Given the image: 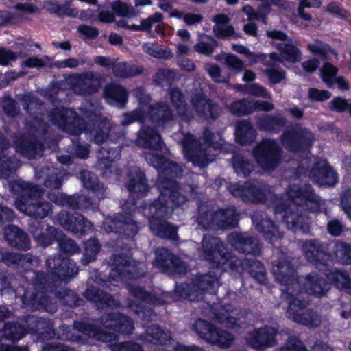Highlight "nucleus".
<instances>
[{
  "label": "nucleus",
  "mask_w": 351,
  "mask_h": 351,
  "mask_svg": "<svg viewBox=\"0 0 351 351\" xmlns=\"http://www.w3.org/2000/svg\"><path fill=\"white\" fill-rule=\"evenodd\" d=\"M287 193L293 204L287 207L284 203L281 202L274 207V212L275 213L285 212L283 219L289 229L294 231L301 230L303 232H308L309 230L308 217L298 210V207L304 210L319 211L322 204L321 198L308 184L303 186L290 184L287 189Z\"/></svg>",
  "instance_id": "f257e3e1"
},
{
  "label": "nucleus",
  "mask_w": 351,
  "mask_h": 351,
  "mask_svg": "<svg viewBox=\"0 0 351 351\" xmlns=\"http://www.w3.org/2000/svg\"><path fill=\"white\" fill-rule=\"evenodd\" d=\"M9 186L16 194L28 195V198L15 202L20 211L35 219H43L51 212V204L42 198L44 190L38 186L19 180L10 182Z\"/></svg>",
  "instance_id": "f03ea898"
},
{
  "label": "nucleus",
  "mask_w": 351,
  "mask_h": 351,
  "mask_svg": "<svg viewBox=\"0 0 351 351\" xmlns=\"http://www.w3.org/2000/svg\"><path fill=\"white\" fill-rule=\"evenodd\" d=\"M285 299L289 304L287 316L293 322L311 328L318 327L321 324V316L313 309L307 308L310 300L306 293L299 290L295 293L293 287H290Z\"/></svg>",
  "instance_id": "7ed1b4c3"
},
{
  "label": "nucleus",
  "mask_w": 351,
  "mask_h": 351,
  "mask_svg": "<svg viewBox=\"0 0 351 351\" xmlns=\"http://www.w3.org/2000/svg\"><path fill=\"white\" fill-rule=\"evenodd\" d=\"M31 283L24 290L22 295L23 304L35 309L54 313L57 310L56 303L45 293L47 278L43 271L31 273Z\"/></svg>",
  "instance_id": "20e7f679"
},
{
  "label": "nucleus",
  "mask_w": 351,
  "mask_h": 351,
  "mask_svg": "<svg viewBox=\"0 0 351 351\" xmlns=\"http://www.w3.org/2000/svg\"><path fill=\"white\" fill-rule=\"evenodd\" d=\"M219 285L217 276L210 274L197 275L192 280L191 284L177 285L171 295L173 300L188 299L195 301L203 299V294Z\"/></svg>",
  "instance_id": "39448f33"
},
{
  "label": "nucleus",
  "mask_w": 351,
  "mask_h": 351,
  "mask_svg": "<svg viewBox=\"0 0 351 351\" xmlns=\"http://www.w3.org/2000/svg\"><path fill=\"white\" fill-rule=\"evenodd\" d=\"M167 213V206H160L158 203L150 204L143 208V214L148 218L150 230L154 235L161 239L176 240L177 228L164 219Z\"/></svg>",
  "instance_id": "423d86ee"
},
{
  "label": "nucleus",
  "mask_w": 351,
  "mask_h": 351,
  "mask_svg": "<svg viewBox=\"0 0 351 351\" xmlns=\"http://www.w3.org/2000/svg\"><path fill=\"white\" fill-rule=\"evenodd\" d=\"M204 313L227 328H243L249 324L246 312L230 304L226 305L208 304L204 308Z\"/></svg>",
  "instance_id": "0eeeda50"
},
{
  "label": "nucleus",
  "mask_w": 351,
  "mask_h": 351,
  "mask_svg": "<svg viewBox=\"0 0 351 351\" xmlns=\"http://www.w3.org/2000/svg\"><path fill=\"white\" fill-rule=\"evenodd\" d=\"M227 188L232 195L240 197L244 202H262L265 199H269L274 202L275 206L281 203V197L274 194L271 187L263 183L230 184Z\"/></svg>",
  "instance_id": "6e6552de"
},
{
  "label": "nucleus",
  "mask_w": 351,
  "mask_h": 351,
  "mask_svg": "<svg viewBox=\"0 0 351 351\" xmlns=\"http://www.w3.org/2000/svg\"><path fill=\"white\" fill-rule=\"evenodd\" d=\"M267 36L271 39V43L280 54L271 53L269 57L271 60L282 62L287 61L295 63L301 60L302 53L297 47L298 43L280 30H267Z\"/></svg>",
  "instance_id": "1a4fd4ad"
},
{
  "label": "nucleus",
  "mask_w": 351,
  "mask_h": 351,
  "mask_svg": "<svg viewBox=\"0 0 351 351\" xmlns=\"http://www.w3.org/2000/svg\"><path fill=\"white\" fill-rule=\"evenodd\" d=\"M112 278L121 280L138 279L144 276L146 273L145 265L136 262L124 253L113 254L109 262Z\"/></svg>",
  "instance_id": "9d476101"
},
{
  "label": "nucleus",
  "mask_w": 351,
  "mask_h": 351,
  "mask_svg": "<svg viewBox=\"0 0 351 351\" xmlns=\"http://www.w3.org/2000/svg\"><path fill=\"white\" fill-rule=\"evenodd\" d=\"M292 261L293 258L291 256L281 252L278 258L272 263L271 271L275 279L285 287L282 289L284 298L290 287H293L295 293L300 288V282L296 279L295 267L292 263Z\"/></svg>",
  "instance_id": "9b49d317"
},
{
  "label": "nucleus",
  "mask_w": 351,
  "mask_h": 351,
  "mask_svg": "<svg viewBox=\"0 0 351 351\" xmlns=\"http://www.w3.org/2000/svg\"><path fill=\"white\" fill-rule=\"evenodd\" d=\"M280 140L286 149L298 152L311 146L315 141V136L310 129L296 123L289 125L283 131Z\"/></svg>",
  "instance_id": "f8f14e48"
},
{
  "label": "nucleus",
  "mask_w": 351,
  "mask_h": 351,
  "mask_svg": "<svg viewBox=\"0 0 351 351\" xmlns=\"http://www.w3.org/2000/svg\"><path fill=\"white\" fill-rule=\"evenodd\" d=\"M302 171H309L308 176L319 185L334 186L337 182L336 172L326 160L311 157L303 159L299 165Z\"/></svg>",
  "instance_id": "ddd939ff"
},
{
  "label": "nucleus",
  "mask_w": 351,
  "mask_h": 351,
  "mask_svg": "<svg viewBox=\"0 0 351 351\" xmlns=\"http://www.w3.org/2000/svg\"><path fill=\"white\" fill-rule=\"evenodd\" d=\"M253 154L256 162L266 171L274 169L282 161V149L274 139L263 140L254 149Z\"/></svg>",
  "instance_id": "4468645a"
},
{
  "label": "nucleus",
  "mask_w": 351,
  "mask_h": 351,
  "mask_svg": "<svg viewBox=\"0 0 351 351\" xmlns=\"http://www.w3.org/2000/svg\"><path fill=\"white\" fill-rule=\"evenodd\" d=\"M101 107L98 104H90L84 114L85 117L94 124L90 131V141L100 145L108 142L112 129V124L101 113Z\"/></svg>",
  "instance_id": "2eb2a0df"
},
{
  "label": "nucleus",
  "mask_w": 351,
  "mask_h": 351,
  "mask_svg": "<svg viewBox=\"0 0 351 351\" xmlns=\"http://www.w3.org/2000/svg\"><path fill=\"white\" fill-rule=\"evenodd\" d=\"M301 247L306 260L321 270L332 258L330 244L318 239H307L301 242Z\"/></svg>",
  "instance_id": "dca6fc26"
},
{
  "label": "nucleus",
  "mask_w": 351,
  "mask_h": 351,
  "mask_svg": "<svg viewBox=\"0 0 351 351\" xmlns=\"http://www.w3.org/2000/svg\"><path fill=\"white\" fill-rule=\"evenodd\" d=\"M191 104L197 115L206 120L216 119L221 112L220 106L207 98L203 93L198 81L193 82V90L191 92Z\"/></svg>",
  "instance_id": "f3484780"
},
{
  "label": "nucleus",
  "mask_w": 351,
  "mask_h": 351,
  "mask_svg": "<svg viewBox=\"0 0 351 351\" xmlns=\"http://www.w3.org/2000/svg\"><path fill=\"white\" fill-rule=\"evenodd\" d=\"M49 117L53 125L71 135H79L84 128L83 119L71 109L56 108Z\"/></svg>",
  "instance_id": "a211bd4d"
},
{
  "label": "nucleus",
  "mask_w": 351,
  "mask_h": 351,
  "mask_svg": "<svg viewBox=\"0 0 351 351\" xmlns=\"http://www.w3.org/2000/svg\"><path fill=\"white\" fill-rule=\"evenodd\" d=\"M181 143L187 160L195 165L204 167L215 160V155L210 154L193 135L184 134Z\"/></svg>",
  "instance_id": "6ab92c4d"
},
{
  "label": "nucleus",
  "mask_w": 351,
  "mask_h": 351,
  "mask_svg": "<svg viewBox=\"0 0 351 351\" xmlns=\"http://www.w3.org/2000/svg\"><path fill=\"white\" fill-rule=\"evenodd\" d=\"M160 196L153 203H158L160 206H167L173 208L176 206H182L186 201L184 195L181 194L177 182L174 180H161L158 182Z\"/></svg>",
  "instance_id": "aec40b11"
},
{
  "label": "nucleus",
  "mask_w": 351,
  "mask_h": 351,
  "mask_svg": "<svg viewBox=\"0 0 351 351\" xmlns=\"http://www.w3.org/2000/svg\"><path fill=\"white\" fill-rule=\"evenodd\" d=\"M156 256L154 265L161 271L168 274H182L186 271V264L169 250L164 247L157 249Z\"/></svg>",
  "instance_id": "412c9836"
},
{
  "label": "nucleus",
  "mask_w": 351,
  "mask_h": 351,
  "mask_svg": "<svg viewBox=\"0 0 351 351\" xmlns=\"http://www.w3.org/2000/svg\"><path fill=\"white\" fill-rule=\"evenodd\" d=\"M228 243L237 251L244 254L259 256L261 246L257 238L247 232H233L228 234Z\"/></svg>",
  "instance_id": "4be33fe9"
},
{
  "label": "nucleus",
  "mask_w": 351,
  "mask_h": 351,
  "mask_svg": "<svg viewBox=\"0 0 351 351\" xmlns=\"http://www.w3.org/2000/svg\"><path fill=\"white\" fill-rule=\"evenodd\" d=\"M277 333L276 328L270 326H265L248 332L246 341L253 348L262 351L277 344L276 339Z\"/></svg>",
  "instance_id": "5701e85b"
},
{
  "label": "nucleus",
  "mask_w": 351,
  "mask_h": 351,
  "mask_svg": "<svg viewBox=\"0 0 351 351\" xmlns=\"http://www.w3.org/2000/svg\"><path fill=\"white\" fill-rule=\"evenodd\" d=\"M101 75L93 71H88L73 76L71 87L73 91L81 95H91L98 91L101 86Z\"/></svg>",
  "instance_id": "b1692460"
},
{
  "label": "nucleus",
  "mask_w": 351,
  "mask_h": 351,
  "mask_svg": "<svg viewBox=\"0 0 351 351\" xmlns=\"http://www.w3.org/2000/svg\"><path fill=\"white\" fill-rule=\"evenodd\" d=\"M56 221L64 229L73 234L82 233L92 227V223L86 220L80 213H70L66 210L60 211L56 215Z\"/></svg>",
  "instance_id": "393cba45"
},
{
  "label": "nucleus",
  "mask_w": 351,
  "mask_h": 351,
  "mask_svg": "<svg viewBox=\"0 0 351 351\" xmlns=\"http://www.w3.org/2000/svg\"><path fill=\"white\" fill-rule=\"evenodd\" d=\"M13 145L17 152L29 159L41 156L44 151L43 143L32 136L15 135Z\"/></svg>",
  "instance_id": "a878e982"
},
{
  "label": "nucleus",
  "mask_w": 351,
  "mask_h": 351,
  "mask_svg": "<svg viewBox=\"0 0 351 351\" xmlns=\"http://www.w3.org/2000/svg\"><path fill=\"white\" fill-rule=\"evenodd\" d=\"M24 335L28 332H37L46 338H52L55 335L53 324L50 320L34 315L24 317L21 322Z\"/></svg>",
  "instance_id": "bb28decb"
},
{
  "label": "nucleus",
  "mask_w": 351,
  "mask_h": 351,
  "mask_svg": "<svg viewBox=\"0 0 351 351\" xmlns=\"http://www.w3.org/2000/svg\"><path fill=\"white\" fill-rule=\"evenodd\" d=\"M121 147L114 142H110L101 147L97 153V165L105 177L112 174L111 163L119 158Z\"/></svg>",
  "instance_id": "cd10ccee"
},
{
  "label": "nucleus",
  "mask_w": 351,
  "mask_h": 351,
  "mask_svg": "<svg viewBox=\"0 0 351 351\" xmlns=\"http://www.w3.org/2000/svg\"><path fill=\"white\" fill-rule=\"evenodd\" d=\"M252 220L256 229L263 233L270 241L282 237V232H280L279 227L267 218L263 212L254 211L252 214Z\"/></svg>",
  "instance_id": "c85d7f7f"
},
{
  "label": "nucleus",
  "mask_w": 351,
  "mask_h": 351,
  "mask_svg": "<svg viewBox=\"0 0 351 351\" xmlns=\"http://www.w3.org/2000/svg\"><path fill=\"white\" fill-rule=\"evenodd\" d=\"M10 142L0 133V178H6L14 172L19 167V161L14 156L8 155Z\"/></svg>",
  "instance_id": "c756f323"
},
{
  "label": "nucleus",
  "mask_w": 351,
  "mask_h": 351,
  "mask_svg": "<svg viewBox=\"0 0 351 351\" xmlns=\"http://www.w3.org/2000/svg\"><path fill=\"white\" fill-rule=\"evenodd\" d=\"M136 144L142 148L160 150L163 143L160 134L155 129L143 125L138 132Z\"/></svg>",
  "instance_id": "7c9ffc66"
},
{
  "label": "nucleus",
  "mask_w": 351,
  "mask_h": 351,
  "mask_svg": "<svg viewBox=\"0 0 351 351\" xmlns=\"http://www.w3.org/2000/svg\"><path fill=\"white\" fill-rule=\"evenodd\" d=\"M82 295L88 300L94 302L98 309L117 308L120 306L119 302L110 294L95 287H88Z\"/></svg>",
  "instance_id": "2f4dec72"
},
{
  "label": "nucleus",
  "mask_w": 351,
  "mask_h": 351,
  "mask_svg": "<svg viewBox=\"0 0 351 351\" xmlns=\"http://www.w3.org/2000/svg\"><path fill=\"white\" fill-rule=\"evenodd\" d=\"M202 247L204 258L215 264L225 252L223 242L219 238L210 234H205L204 236Z\"/></svg>",
  "instance_id": "473e14b6"
},
{
  "label": "nucleus",
  "mask_w": 351,
  "mask_h": 351,
  "mask_svg": "<svg viewBox=\"0 0 351 351\" xmlns=\"http://www.w3.org/2000/svg\"><path fill=\"white\" fill-rule=\"evenodd\" d=\"M4 237L8 244L14 248L27 250L30 247V239L28 235L16 226H8L4 230Z\"/></svg>",
  "instance_id": "72a5a7b5"
},
{
  "label": "nucleus",
  "mask_w": 351,
  "mask_h": 351,
  "mask_svg": "<svg viewBox=\"0 0 351 351\" xmlns=\"http://www.w3.org/2000/svg\"><path fill=\"white\" fill-rule=\"evenodd\" d=\"M149 114L151 121L158 126H163L173 118V110L165 101H158L151 105Z\"/></svg>",
  "instance_id": "f704fd0d"
},
{
  "label": "nucleus",
  "mask_w": 351,
  "mask_h": 351,
  "mask_svg": "<svg viewBox=\"0 0 351 351\" xmlns=\"http://www.w3.org/2000/svg\"><path fill=\"white\" fill-rule=\"evenodd\" d=\"M36 179L44 178V185L51 189H58L62 186L60 171L51 166L45 165L35 168Z\"/></svg>",
  "instance_id": "c9c22d12"
},
{
  "label": "nucleus",
  "mask_w": 351,
  "mask_h": 351,
  "mask_svg": "<svg viewBox=\"0 0 351 351\" xmlns=\"http://www.w3.org/2000/svg\"><path fill=\"white\" fill-rule=\"evenodd\" d=\"M167 94L179 117L185 121L193 119V113L188 106L180 89L177 87L170 88L167 90Z\"/></svg>",
  "instance_id": "e433bc0d"
},
{
  "label": "nucleus",
  "mask_w": 351,
  "mask_h": 351,
  "mask_svg": "<svg viewBox=\"0 0 351 351\" xmlns=\"http://www.w3.org/2000/svg\"><path fill=\"white\" fill-rule=\"evenodd\" d=\"M303 290L300 287L299 291L302 293H306L308 298L309 295L312 294L317 297H321L326 293L329 289L328 285L326 281L319 277L317 274H310L307 275L303 283Z\"/></svg>",
  "instance_id": "4c0bfd02"
},
{
  "label": "nucleus",
  "mask_w": 351,
  "mask_h": 351,
  "mask_svg": "<svg viewBox=\"0 0 351 351\" xmlns=\"http://www.w3.org/2000/svg\"><path fill=\"white\" fill-rule=\"evenodd\" d=\"M287 123V120L282 114H263L258 117L256 125L260 130L278 133Z\"/></svg>",
  "instance_id": "58836bf2"
},
{
  "label": "nucleus",
  "mask_w": 351,
  "mask_h": 351,
  "mask_svg": "<svg viewBox=\"0 0 351 351\" xmlns=\"http://www.w3.org/2000/svg\"><path fill=\"white\" fill-rule=\"evenodd\" d=\"M129 181L127 189L130 193L144 195L149 190V185L145 174L136 167H132L128 171Z\"/></svg>",
  "instance_id": "ea45409f"
},
{
  "label": "nucleus",
  "mask_w": 351,
  "mask_h": 351,
  "mask_svg": "<svg viewBox=\"0 0 351 351\" xmlns=\"http://www.w3.org/2000/svg\"><path fill=\"white\" fill-rule=\"evenodd\" d=\"M74 328L86 336L104 342H110L117 337L114 332H105L90 324L82 322H75Z\"/></svg>",
  "instance_id": "a19ab883"
},
{
  "label": "nucleus",
  "mask_w": 351,
  "mask_h": 351,
  "mask_svg": "<svg viewBox=\"0 0 351 351\" xmlns=\"http://www.w3.org/2000/svg\"><path fill=\"white\" fill-rule=\"evenodd\" d=\"M0 260L8 266L28 267L38 262V258L30 254H23L13 252H1Z\"/></svg>",
  "instance_id": "79ce46f5"
},
{
  "label": "nucleus",
  "mask_w": 351,
  "mask_h": 351,
  "mask_svg": "<svg viewBox=\"0 0 351 351\" xmlns=\"http://www.w3.org/2000/svg\"><path fill=\"white\" fill-rule=\"evenodd\" d=\"M215 224L218 229H232L237 226L239 214L234 207L216 210Z\"/></svg>",
  "instance_id": "37998d69"
},
{
  "label": "nucleus",
  "mask_w": 351,
  "mask_h": 351,
  "mask_svg": "<svg viewBox=\"0 0 351 351\" xmlns=\"http://www.w3.org/2000/svg\"><path fill=\"white\" fill-rule=\"evenodd\" d=\"M16 97L27 114L38 121L42 119L39 117L44 112L43 103L41 101L30 93L19 95Z\"/></svg>",
  "instance_id": "c03bdc74"
},
{
  "label": "nucleus",
  "mask_w": 351,
  "mask_h": 351,
  "mask_svg": "<svg viewBox=\"0 0 351 351\" xmlns=\"http://www.w3.org/2000/svg\"><path fill=\"white\" fill-rule=\"evenodd\" d=\"M216 210H213L208 204H202L198 208L196 221L199 228L204 230L217 229Z\"/></svg>",
  "instance_id": "a18cd8bd"
},
{
  "label": "nucleus",
  "mask_w": 351,
  "mask_h": 351,
  "mask_svg": "<svg viewBox=\"0 0 351 351\" xmlns=\"http://www.w3.org/2000/svg\"><path fill=\"white\" fill-rule=\"evenodd\" d=\"M80 179L84 188L94 192L99 199L106 197V190L104 185L99 181L95 173L86 170L82 171L80 172Z\"/></svg>",
  "instance_id": "49530a36"
},
{
  "label": "nucleus",
  "mask_w": 351,
  "mask_h": 351,
  "mask_svg": "<svg viewBox=\"0 0 351 351\" xmlns=\"http://www.w3.org/2000/svg\"><path fill=\"white\" fill-rule=\"evenodd\" d=\"M142 337L145 341L154 344H162L171 339V334L158 326L152 325L147 327L145 334L143 335Z\"/></svg>",
  "instance_id": "de8ad7c7"
},
{
  "label": "nucleus",
  "mask_w": 351,
  "mask_h": 351,
  "mask_svg": "<svg viewBox=\"0 0 351 351\" xmlns=\"http://www.w3.org/2000/svg\"><path fill=\"white\" fill-rule=\"evenodd\" d=\"M104 95L109 103L117 102L124 106L128 101V93L121 86L109 84L106 85Z\"/></svg>",
  "instance_id": "09e8293b"
},
{
  "label": "nucleus",
  "mask_w": 351,
  "mask_h": 351,
  "mask_svg": "<svg viewBox=\"0 0 351 351\" xmlns=\"http://www.w3.org/2000/svg\"><path fill=\"white\" fill-rule=\"evenodd\" d=\"M235 135L237 141L244 145L254 141L256 131L250 121L243 120L237 123Z\"/></svg>",
  "instance_id": "8fccbe9b"
},
{
  "label": "nucleus",
  "mask_w": 351,
  "mask_h": 351,
  "mask_svg": "<svg viewBox=\"0 0 351 351\" xmlns=\"http://www.w3.org/2000/svg\"><path fill=\"white\" fill-rule=\"evenodd\" d=\"M113 74L120 78H130L141 75L144 71L142 66L127 62H119L112 66Z\"/></svg>",
  "instance_id": "3c124183"
},
{
  "label": "nucleus",
  "mask_w": 351,
  "mask_h": 351,
  "mask_svg": "<svg viewBox=\"0 0 351 351\" xmlns=\"http://www.w3.org/2000/svg\"><path fill=\"white\" fill-rule=\"evenodd\" d=\"M243 269L261 284L266 282V271L263 264L256 259L245 258Z\"/></svg>",
  "instance_id": "603ef678"
},
{
  "label": "nucleus",
  "mask_w": 351,
  "mask_h": 351,
  "mask_svg": "<svg viewBox=\"0 0 351 351\" xmlns=\"http://www.w3.org/2000/svg\"><path fill=\"white\" fill-rule=\"evenodd\" d=\"M126 287L130 294L141 302L154 305H161L165 303L164 299L157 298L138 287L130 284L127 285Z\"/></svg>",
  "instance_id": "864d4df0"
},
{
  "label": "nucleus",
  "mask_w": 351,
  "mask_h": 351,
  "mask_svg": "<svg viewBox=\"0 0 351 351\" xmlns=\"http://www.w3.org/2000/svg\"><path fill=\"white\" fill-rule=\"evenodd\" d=\"M234 340V336L232 333L215 327L208 343L221 348H228L232 346Z\"/></svg>",
  "instance_id": "5fc2aeb1"
},
{
  "label": "nucleus",
  "mask_w": 351,
  "mask_h": 351,
  "mask_svg": "<svg viewBox=\"0 0 351 351\" xmlns=\"http://www.w3.org/2000/svg\"><path fill=\"white\" fill-rule=\"evenodd\" d=\"M326 276L328 279L333 282L337 288L343 289L351 295V279L346 272L333 270L330 271Z\"/></svg>",
  "instance_id": "6e6d98bb"
},
{
  "label": "nucleus",
  "mask_w": 351,
  "mask_h": 351,
  "mask_svg": "<svg viewBox=\"0 0 351 351\" xmlns=\"http://www.w3.org/2000/svg\"><path fill=\"white\" fill-rule=\"evenodd\" d=\"M203 138L215 150L219 149L221 151L229 152L231 149L230 145L225 143L220 133L215 134L206 129L203 133Z\"/></svg>",
  "instance_id": "4d7b16f0"
},
{
  "label": "nucleus",
  "mask_w": 351,
  "mask_h": 351,
  "mask_svg": "<svg viewBox=\"0 0 351 351\" xmlns=\"http://www.w3.org/2000/svg\"><path fill=\"white\" fill-rule=\"evenodd\" d=\"M59 250L66 256L73 255L80 252V248L75 241L60 232L56 239Z\"/></svg>",
  "instance_id": "13d9d810"
},
{
  "label": "nucleus",
  "mask_w": 351,
  "mask_h": 351,
  "mask_svg": "<svg viewBox=\"0 0 351 351\" xmlns=\"http://www.w3.org/2000/svg\"><path fill=\"white\" fill-rule=\"evenodd\" d=\"M232 162L235 172L244 177L248 176L254 170L253 165L241 154L234 155Z\"/></svg>",
  "instance_id": "bf43d9fd"
},
{
  "label": "nucleus",
  "mask_w": 351,
  "mask_h": 351,
  "mask_svg": "<svg viewBox=\"0 0 351 351\" xmlns=\"http://www.w3.org/2000/svg\"><path fill=\"white\" fill-rule=\"evenodd\" d=\"M182 174V169L176 162L167 160L162 169L159 173L157 184L161 180H173Z\"/></svg>",
  "instance_id": "052dcab7"
},
{
  "label": "nucleus",
  "mask_w": 351,
  "mask_h": 351,
  "mask_svg": "<svg viewBox=\"0 0 351 351\" xmlns=\"http://www.w3.org/2000/svg\"><path fill=\"white\" fill-rule=\"evenodd\" d=\"M0 332L3 338L12 341L18 340L24 336L21 324L14 322H7Z\"/></svg>",
  "instance_id": "680f3d73"
},
{
  "label": "nucleus",
  "mask_w": 351,
  "mask_h": 351,
  "mask_svg": "<svg viewBox=\"0 0 351 351\" xmlns=\"http://www.w3.org/2000/svg\"><path fill=\"white\" fill-rule=\"evenodd\" d=\"M119 233L133 237L138 232L137 223L130 216L120 214Z\"/></svg>",
  "instance_id": "e2e57ef3"
},
{
  "label": "nucleus",
  "mask_w": 351,
  "mask_h": 351,
  "mask_svg": "<svg viewBox=\"0 0 351 351\" xmlns=\"http://www.w3.org/2000/svg\"><path fill=\"white\" fill-rule=\"evenodd\" d=\"M143 51L148 55L160 59H170L173 57L172 52L168 49H162L159 45L146 43L143 46Z\"/></svg>",
  "instance_id": "0e129e2a"
},
{
  "label": "nucleus",
  "mask_w": 351,
  "mask_h": 351,
  "mask_svg": "<svg viewBox=\"0 0 351 351\" xmlns=\"http://www.w3.org/2000/svg\"><path fill=\"white\" fill-rule=\"evenodd\" d=\"M229 111L234 115L243 116L252 114L251 99H242L227 106Z\"/></svg>",
  "instance_id": "69168bd1"
},
{
  "label": "nucleus",
  "mask_w": 351,
  "mask_h": 351,
  "mask_svg": "<svg viewBox=\"0 0 351 351\" xmlns=\"http://www.w3.org/2000/svg\"><path fill=\"white\" fill-rule=\"evenodd\" d=\"M215 327L214 325L207 321L199 319L193 325V330L201 339L208 342Z\"/></svg>",
  "instance_id": "338daca9"
},
{
  "label": "nucleus",
  "mask_w": 351,
  "mask_h": 351,
  "mask_svg": "<svg viewBox=\"0 0 351 351\" xmlns=\"http://www.w3.org/2000/svg\"><path fill=\"white\" fill-rule=\"evenodd\" d=\"M335 254L341 263L351 264V244L337 242L335 246Z\"/></svg>",
  "instance_id": "774afa93"
}]
</instances>
